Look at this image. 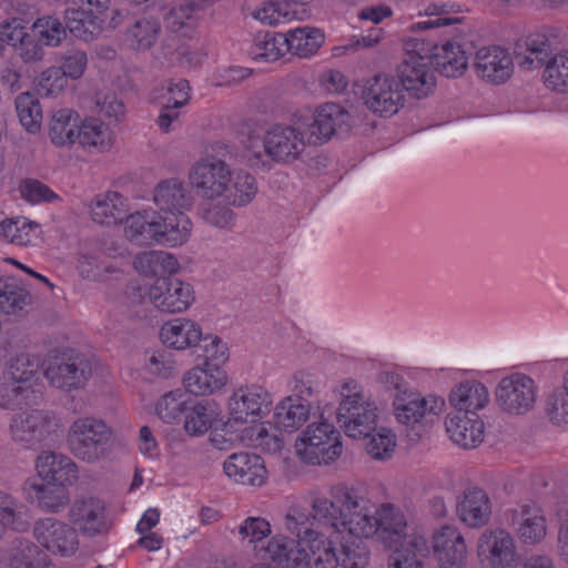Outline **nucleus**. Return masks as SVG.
I'll return each instance as SVG.
<instances>
[{"label": "nucleus", "instance_id": "obj_1", "mask_svg": "<svg viewBox=\"0 0 568 568\" xmlns=\"http://www.w3.org/2000/svg\"><path fill=\"white\" fill-rule=\"evenodd\" d=\"M312 510L318 524L335 532L357 538H371L376 534L377 505L361 488L333 485L329 497L313 499Z\"/></svg>", "mask_w": 568, "mask_h": 568}, {"label": "nucleus", "instance_id": "obj_2", "mask_svg": "<svg viewBox=\"0 0 568 568\" xmlns=\"http://www.w3.org/2000/svg\"><path fill=\"white\" fill-rule=\"evenodd\" d=\"M192 223L189 216L163 217L154 211L136 212L125 219V237L138 245L158 243L169 246L184 244L190 237Z\"/></svg>", "mask_w": 568, "mask_h": 568}, {"label": "nucleus", "instance_id": "obj_3", "mask_svg": "<svg viewBox=\"0 0 568 568\" xmlns=\"http://www.w3.org/2000/svg\"><path fill=\"white\" fill-rule=\"evenodd\" d=\"M67 440L71 453L77 458L94 463L110 453L113 432L102 419L80 417L71 424Z\"/></svg>", "mask_w": 568, "mask_h": 568}, {"label": "nucleus", "instance_id": "obj_4", "mask_svg": "<svg viewBox=\"0 0 568 568\" xmlns=\"http://www.w3.org/2000/svg\"><path fill=\"white\" fill-rule=\"evenodd\" d=\"M62 427L60 417L50 409H30L11 418L10 434L13 440L37 447L52 442Z\"/></svg>", "mask_w": 568, "mask_h": 568}, {"label": "nucleus", "instance_id": "obj_5", "mask_svg": "<svg viewBox=\"0 0 568 568\" xmlns=\"http://www.w3.org/2000/svg\"><path fill=\"white\" fill-rule=\"evenodd\" d=\"M295 449L305 463L329 464L342 454L339 432L327 422L311 424L296 440Z\"/></svg>", "mask_w": 568, "mask_h": 568}, {"label": "nucleus", "instance_id": "obj_6", "mask_svg": "<svg viewBox=\"0 0 568 568\" xmlns=\"http://www.w3.org/2000/svg\"><path fill=\"white\" fill-rule=\"evenodd\" d=\"M336 418L348 437L366 438L376 429L377 406L364 394H343Z\"/></svg>", "mask_w": 568, "mask_h": 568}, {"label": "nucleus", "instance_id": "obj_7", "mask_svg": "<svg viewBox=\"0 0 568 568\" xmlns=\"http://www.w3.org/2000/svg\"><path fill=\"white\" fill-rule=\"evenodd\" d=\"M305 135L306 132L300 126L276 124L264 134L263 151L251 146L250 152L257 160L264 154L274 162L288 164L296 161L305 150Z\"/></svg>", "mask_w": 568, "mask_h": 568}, {"label": "nucleus", "instance_id": "obj_8", "mask_svg": "<svg viewBox=\"0 0 568 568\" xmlns=\"http://www.w3.org/2000/svg\"><path fill=\"white\" fill-rule=\"evenodd\" d=\"M537 396L538 387L534 379L520 373L504 377L496 388L499 408L510 415H524L532 410Z\"/></svg>", "mask_w": 568, "mask_h": 568}, {"label": "nucleus", "instance_id": "obj_9", "mask_svg": "<svg viewBox=\"0 0 568 568\" xmlns=\"http://www.w3.org/2000/svg\"><path fill=\"white\" fill-rule=\"evenodd\" d=\"M92 375L90 359L81 353H63L49 362L44 376L51 385L67 392L84 387Z\"/></svg>", "mask_w": 568, "mask_h": 568}, {"label": "nucleus", "instance_id": "obj_10", "mask_svg": "<svg viewBox=\"0 0 568 568\" xmlns=\"http://www.w3.org/2000/svg\"><path fill=\"white\" fill-rule=\"evenodd\" d=\"M362 98L369 111L379 116L396 114L405 103L402 83L394 77L375 75L364 87Z\"/></svg>", "mask_w": 568, "mask_h": 568}, {"label": "nucleus", "instance_id": "obj_11", "mask_svg": "<svg viewBox=\"0 0 568 568\" xmlns=\"http://www.w3.org/2000/svg\"><path fill=\"white\" fill-rule=\"evenodd\" d=\"M230 179L229 164L215 156L195 162L189 172L190 185L196 195L205 200L221 199Z\"/></svg>", "mask_w": 568, "mask_h": 568}, {"label": "nucleus", "instance_id": "obj_12", "mask_svg": "<svg viewBox=\"0 0 568 568\" xmlns=\"http://www.w3.org/2000/svg\"><path fill=\"white\" fill-rule=\"evenodd\" d=\"M149 302L160 312L182 313L194 302L193 286L178 277H158L146 291Z\"/></svg>", "mask_w": 568, "mask_h": 568}, {"label": "nucleus", "instance_id": "obj_13", "mask_svg": "<svg viewBox=\"0 0 568 568\" xmlns=\"http://www.w3.org/2000/svg\"><path fill=\"white\" fill-rule=\"evenodd\" d=\"M353 125V116L337 103L320 105L312 121L306 124V138L310 144H322L334 135L347 133Z\"/></svg>", "mask_w": 568, "mask_h": 568}, {"label": "nucleus", "instance_id": "obj_14", "mask_svg": "<svg viewBox=\"0 0 568 568\" xmlns=\"http://www.w3.org/2000/svg\"><path fill=\"white\" fill-rule=\"evenodd\" d=\"M477 555L489 568H513L517 560L515 540L505 529H487L478 539Z\"/></svg>", "mask_w": 568, "mask_h": 568}, {"label": "nucleus", "instance_id": "obj_15", "mask_svg": "<svg viewBox=\"0 0 568 568\" xmlns=\"http://www.w3.org/2000/svg\"><path fill=\"white\" fill-rule=\"evenodd\" d=\"M271 394L258 385L241 386L229 400L230 416L234 422H255L271 410Z\"/></svg>", "mask_w": 568, "mask_h": 568}, {"label": "nucleus", "instance_id": "obj_16", "mask_svg": "<svg viewBox=\"0 0 568 568\" xmlns=\"http://www.w3.org/2000/svg\"><path fill=\"white\" fill-rule=\"evenodd\" d=\"M430 62L428 55L412 52L399 67L397 80L402 83L404 91L416 99L427 97L435 88L436 78Z\"/></svg>", "mask_w": 568, "mask_h": 568}, {"label": "nucleus", "instance_id": "obj_17", "mask_svg": "<svg viewBox=\"0 0 568 568\" xmlns=\"http://www.w3.org/2000/svg\"><path fill=\"white\" fill-rule=\"evenodd\" d=\"M394 413L398 422L410 425L418 424L423 419L433 422L445 406L443 398L437 396L422 397L413 389L403 395H397L393 400Z\"/></svg>", "mask_w": 568, "mask_h": 568}, {"label": "nucleus", "instance_id": "obj_18", "mask_svg": "<svg viewBox=\"0 0 568 568\" xmlns=\"http://www.w3.org/2000/svg\"><path fill=\"white\" fill-rule=\"evenodd\" d=\"M75 531L88 537L104 535L110 529L104 501L95 497L75 500L70 509Z\"/></svg>", "mask_w": 568, "mask_h": 568}, {"label": "nucleus", "instance_id": "obj_19", "mask_svg": "<svg viewBox=\"0 0 568 568\" xmlns=\"http://www.w3.org/2000/svg\"><path fill=\"white\" fill-rule=\"evenodd\" d=\"M153 202L162 217L187 216L185 211L193 205V195L185 183L179 179H166L158 183L153 191Z\"/></svg>", "mask_w": 568, "mask_h": 568}, {"label": "nucleus", "instance_id": "obj_20", "mask_svg": "<svg viewBox=\"0 0 568 568\" xmlns=\"http://www.w3.org/2000/svg\"><path fill=\"white\" fill-rule=\"evenodd\" d=\"M493 505L488 494L477 486L464 489L457 497L456 515L467 527L478 529L491 517Z\"/></svg>", "mask_w": 568, "mask_h": 568}, {"label": "nucleus", "instance_id": "obj_21", "mask_svg": "<svg viewBox=\"0 0 568 568\" xmlns=\"http://www.w3.org/2000/svg\"><path fill=\"white\" fill-rule=\"evenodd\" d=\"M37 540L49 551L70 556L78 547L75 529L54 518H44L34 526Z\"/></svg>", "mask_w": 568, "mask_h": 568}, {"label": "nucleus", "instance_id": "obj_22", "mask_svg": "<svg viewBox=\"0 0 568 568\" xmlns=\"http://www.w3.org/2000/svg\"><path fill=\"white\" fill-rule=\"evenodd\" d=\"M504 517L507 525L517 526V535L525 544L540 542L547 534L546 519L535 504L507 509Z\"/></svg>", "mask_w": 568, "mask_h": 568}, {"label": "nucleus", "instance_id": "obj_23", "mask_svg": "<svg viewBox=\"0 0 568 568\" xmlns=\"http://www.w3.org/2000/svg\"><path fill=\"white\" fill-rule=\"evenodd\" d=\"M261 559H271L285 568H306L311 565V554L304 540L275 536L261 548Z\"/></svg>", "mask_w": 568, "mask_h": 568}, {"label": "nucleus", "instance_id": "obj_24", "mask_svg": "<svg viewBox=\"0 0 568 568\" xmlns=\"http://www.w3.org/2000/svg\"><path fill=\"white\" fill-rule=\"evenodd\" d=\"M223 470L230 479L245 486H262L267 479L264 460L246 452L230 455L223 463Z\"/></svg>", "mask_w": 568, "mask_h": 568}, {"label": "nucleus", "instance_id": "obj_25", "mask_svg": "<svg viewBox=\"0 0 568 568\" xmlns=\"http://www.w3.org/2000/svg\"><path fill=\"white\" fill-rule=\"evenodd\" d=\"M433 549L440 568H464L467 547L462 532L453 526L444 525L433 534Z\"/></svg>", "mask_w": 568, "mask_h": 568}, {"label": "nucleus", "instance_id": "obj_26", "mask_svg": "<svg viewBox=\"0 0 568 568\" xmlns=\"http://www.w3.org/2000/svg\"><path fill=\"white\" fill-rule=\"evenodd\" d=\"M474 68L483 80L500 84L513 74L514 63L510 54L500 47L481 48L476 52Z\"/></svg>", "mask_w": 568, "mask_h": 568}, {"label": "nucleus", "instance_id": "obj_27", "mask_svg": "<svg viewBox=\"0 0 568 568\" xmlns=\"http://www.w3.org/2000/svg\"><path fill=\"white\" fill-rule=\"evenodd\" d=\"M376 534L378 538L388 547L394 548V554L402 549L405 544L417 535L407 536V523L402 511L392 504H382L377 506Z\"/></svg>", "mask_w": 568, "mask_h": 568}, {"label": "nucleus", "instance_id": "obj_28", "mask_svg": "<svg viewBox=\"0 0 568 568\" xmlns=\"http://www.w3.org/2000/svg\"><path fill=\"white\" fill-rule=\"evenodd\" d=\"M445 426L450 439L463 448H475L484 439V424L478 415L454 412L448 414Z\"/></svg>", "mask_w": 568, "mask_h": 568}, {"label": "nucleus", "instance_id": "obj_29", "mask_svg": "<svg viewBox=\"0 0 568 568\" xmlns=\"http://www.w3.org/2000/svg\"><path fill=\"white\" fill-rule=\"evenodd\" d=\"M39 476L53 486L71 484L78 477L77 465L68 457L53 452H43L37 459Z\"/></svg>", "mask_w": 568, "mask_h": 568}, {"label": "nucleus", "instance_id": "obj_30", "mask_svg": "<svg viewBox=\"0 0 568 568\" xmlns=\"http://www.w3.org/2000/svg\"><path fill=\"white\" fill-rule=\"evenodd\" d=\"M161 24L156 18L140 16L128 19L124 41L134 51H146L159 40Z\"/></svg>", "mask_w": 568, "mask_h": 568}, {"label": "nucleus", "instance_id": "obj_31", "mask_svg": "<svg viewBox=\"0 0 568 568\" xmlns=\"http://www.w3.org/2000/svg\"><path fill=\"white\" fill-rule=\"evenodd\" d=\"M449 403L456 409L470 415L484 408L489 402L487 387L476 381H465L457 384L449 394Z\"/></svg>", "mask_w": 568, "mask_h": 568}, {"label": "nucleus", "instance_id": "obj_32", "mask_svg": "<svg viewBox=\"0 0 568 568\" xmlns=\"http://www.w3.org/2000/svg\"><path fill=\"white\" fill-rule=\"evenodd\" d=\"M551 43L541 33H531L515 47V58L520 68L525 70L538 69L550 59Z\"/></svg>", "mask_w": 568, "mask_h": 568}, {"label": "nucleus", "instance_id": "obj_33", "mask_svg": "<svg viewBox=\"0 0 568 568\" xmlns=\"http://www.w3.org/2000/svg\"><path fill=\"white\" fill-rule=\"evenodd\" d=\"M227 381L222 367L196 366L190 369L183 378L185 389L196 396H206L220 390Z\"/></svg>", "mask_w": 568, "mask_h": 568}, {"label": "nucleus", "instance_id": "obj_34", "mask_svg": "<svg viewBox=\"0 0 568 568\" xmlns=\"http://www.w3.org/2000/svg\"><path fill=\"white\" fill-rule=\"evenodd\" d=\"M435 71L446 78H456L464 73L467 68V57L460 44L446 42L435 45L432 54L428 55Z\"/></svg>", "mask_w": 568, "mask_h": 568}, {"label": "nucleus", "instance_id": "obj_35", "mask_svg": "<svg viewBox=\"0 0 568 568\" xmlns=\"http://www.w3.org/2000/svg\"><path fill=\"white\" fill-rule=\"evenodd\" d=\"M200 325L187 318H174L166 322L160 331L161 341L175 349L194 347L201 339Z\"/></svg>", "mask_w": 568, "mask_h": 568}, {"label": "nucleus", "instance_id": "obj_36", "mask_svg": "<svg viewBox=\"0 0 568 568\" xmlns=\"http://www.w3.org/2000/svg\"><path fill=\"white\" fill-rule=\"evenodd\" d=\"M31 303V294L18 278L0 277V314L21 317Z\"/></svg>", "mask_w": 568, "mask_h": 568}, {"label": "nucleus", "instance_id": "obj_37", "mask_svg": "<svg viewBox=\"0 0 568 568\" xmlns=\"http://www.w3.org/2000/svg\"><path fill=\"white\" fill-rule=\"evenodd\" d=\"M30 526L28 507L11 494L0 490V537L7 529L26 531Z\"/></svg>", "mask_w": 568, "mask_h": 568}, {"label": "nucleus", "instance_id": "obj_38", "mask_svg": "<svg viewBox=\"0 0 568 568\" xmlns=\"http://www.w3.org/2000/svg\"><path fill=\"white\" fill-rule=\"evenodd\" d=\"M124 197L118 192H108L95 197L91 207L92 220L101 225H116L126 216Z\"/></svg>", "mask_w": 568, "mask_h": 568}, {"label": "nucleus", "instance_id": "obj_39", "mask_svg": "<svg viewBox=\"0 0 568 568\" xmlns=\"http://www.w3.org/2000/svg\"><path fill=\"white\" fill-rule=\"evenodd\" d=\"M311 404L287 396L276 407L273 415L277 428L286 432L298 429L310 417Z\"/></svg>", "mask_w": 568, "mask_h": 568}, {"label": "nucleus", "instance_id": "obj_40", "mask_svg": "<svg viewBox=\"0 0 568 568\" xmlns=\"http://www.w3.org/2000/svg\"><path fill=\"white\" fill-rule=\"evenodd\" d=\"M219 405L214 400L203 399L184 410V429L191 436L205 434L217 419Z\"/></svg>", "mask_w": 568, "mask_h": 568}, {"label": "nucleus", "instance_id": "obj_41", "mask_svg": "<svg viewBox=\"0 0 568 568\" xmlns=\"http://www.w3.org/2000/svg\"><path fill=\"white\" fill-rule=\"evenodd\" d=\"M257 192L256 181L250 173L239 170L231 171L230 182H226L221 199L234 206L248 204Z\"/></svg>", "mask_w": 568, "mask_h": 568}, {"label": "nucleus", "instance_id": "obj_42", "mask_svg": "<svg viewBox=\"0 0 568 568\" xmlns=\"http://www.w3.org/2000/svg\"><path fill=\"white\" fill-rule=\"evenodd\" d=\"M112 142V132L99 119L88 118L77 128V143L84 149L93 148L98 151H105L111 148Z\"/></svg>", "mask_w": 568, "mask_h": 568}, {"label": "nucleus", "instance_id": "obj_43", "mask_svg": "<svg viewBox=\"0 0 568 568\" xmlns=\"http://www.w3.org/2000/svg\"><path fill=\"white\" fill-rule=\"evenodd\" d=\"M134 268L145 276H164L179 268L176 258L164 251H148L138 254L133 261Z\"/></svg>", "mask_w": 568, "mask_h": 568}, {"label": "nucleus", "instance_id": "obj_44", "mask_svg": "<svg viewBox=\"0 0 568 568\" xmlns=\"http://www.w3.org/2000/svg\"><path fill=\"white\" fill-rule=\"evenodd\" d=\"M286 41L285 33L261 31L254 36L247 53L255 61H276L284 54V50H286Z\"/></svg>", "mask_w": 568, "mask_h": 568}, {"label": "nucleus", "instance_id": "obj_45", "mask_svg": "<svg viewBox=\"0 0 568 568\" xmlns=\"http://www.w3.org/2000/svg\"><path fill=\"white\" fill-rule=\"evenodd\" d=\"M286 50L301 58H307L317 52L324 42V34L320 29L304 27L290 30L285 34Z\"/></svg>", "mask_w": 568, "mask_h": 568}, {"label": "nucleus", "instance_id": "obj_46", "mask_svg": "<svg viewBox=\"0 0 568 568\" xmlns=\"http://www.w3.org/2000/svg\"><path fill=\"white\" fill-rule=\"evenodd\" d=\"M48 555L29 540H18L8 555L9 568H44Z\"/></svg>", "mask_w": 568, "mask_h": 568}, {"label": "nucleus", "instance_id": "obj_47", "mask_svg": "<svg viewBox=\"0 0 568 568\" xmlns=\"http://www.w3.org/2000/svg\"><path fill=\"white\" fill-rule=\"evenodd\" d=\"M429 555L427 540L416 536L390 557L389 568H422L424 559Z\"/></svg>", "mask_w": 568, "mask_h": 568}, {"label": "nucleus", "instance_id": "obj_48", "mask_svg": "<svg viewBox=\"0 0 568 568\" xmlns=\"http://www.w3.org/2000/svg\"><path fill=\"white\" fill-rule=\"evenodd\" d=\"M77 118L70 109H61L53 114L49 131L53 144L64 146L77 143Z\"/></svg>", "mask_w": 568, "mask_h": 568}, {"label": "nucleus", "instance_id": "obj_49", "mask_svg": "<svg viewBox=\"0 0 568 568\" xmlns=\"http://www.w3.org/2000/svg\"><path fill=\"white\" fill-rule=\"evenodd\" d=\"M40 368L41 359L39 356L21 353L10 359L4 375L32 388V382L38 377Z\"/></svg>", "mask_w": 568, "mask_h": 568}, {"label": "nucleus", "instance_id": "obj_50", "mask_svg": "<svg viewBox=\"0 0 568 568\" xmlns=\"http://www.w3.org/2000/svg\"><path fill=\"white\" fill-rule=\"evenodd\" d=\"M365 538L343 537L338 546V558L342 568H365L369 561V550Z\"/></svg>", "mask_w": 568, "mask_h": 568}, {"label": "nucleus", "instance_id": "obj_51", "mask_svg": "<svg viewBox=\"0 0 568 568\" xmlns=\"http://www.w3.org/2000/svg\"><path fill=\"white\" fill-rule=\"evenodd\" d=\"M16 111L21 125L29 132L36 133L42 123V110L34 93L23 92L16 98Z\"/></svg>", "mask_w": 568, "mask_h": 568}, {"label": "nucleus", "instance_id": "obj_52", "mask_svg": "<svg viewBox=\"0 0 568 568\" xmlns=\"http://www.w3.org/2000/svg\"><path fill=\"white\" fill-rule=\"evenodd\" d=\"M314 521H317L314 514L311 517L307 511L294 508L285 515L283 525L285 530L296 539L308 544L321 535L313 528Z\"/></svg>", "mask_w": 568, "mask_h": 568}, {"label": "nucleus", "instance_id": "obj_53", "mask_svg": "<svg viewBox=\"0 0 568 568\" xmlns=\"http://www.w3.org/2000/svg\"><path fill=\"white\" fill-rule=\"evenodd\" d=\"M65 30L68 29L75 38L85 42L93 40L100 32L95 20L81 9H67L64 12Z\"/></svg>", "mask_w": 568, "mask_h": 568}, {"label": "nucleus", "instance_id": "obj_54", "mask_svg": "<svg viewBox=\"0 0 568 568\" xmlns=\"http://www.w3.org/2000/svg\"><path fill=\"white\" fill-rule=\"evenodd\" d=\"M308 552L311 554L312 568H338L341 567L338 558V548L333 546V542L324 538L322 535L312 539L307 544Z\"/></svg>", "mask_w": 568, "mask_h": 568}, {"label": "nucleus", "instance_id": "obj_55", "mask_svg": "<svg viewBox=\"0 0 568 568\" xmlns=\"http://www.w3.org/2000/svg\"><path fill=\"white\" fill-rule=\"evenodd\" d=\"M544 81L547 88L568 91V52L555 54L545 63Z\"/></svg>", "mask_w": 568, "mask_h": 568}, {"label": "nucleus", "instance_id": "obj_56", "mask_svg": "<svg viewBox=\"0 0 568 568\" xmlns=\"http://www.w3.org/2000/svg\"><path fill=\"white\" fill-rule=\"evenodd\" d=\"M194 347L202 352L197 354V357H203L206 366L221 367L227 361V345L216 335L203 336L201 333V339Z\"/></svg>", "mask_w": 568, "mask_h": 568}, {"label": "nucleus", "instance_id": "obj_57", "mask_svg": "<svg viewBox=\"0 0 568 568\" xmlns=\"http://www.w3.org/2000/svg\"><path fill=\"white\" fill-rule=\"evenodd\" d=\"M32 393V388L28 385L20 384L4 375L3 381L0 382V407L14 409L27 405Z\"/></svg>", "mask_w": 568, "mask_h": 568}, {"label": "nucleus", "instance_id": "obj_58", "mask_svg": "<svg viewBox=\"0 0 568 568\" xmlns=\"http://www.w3.org/2000/svg\"><path fill=\"white\" fill-rule=\"evenodd\" d=\"M32 29L50 47L59 45L67 37L65 24L52 16L38 18L33 22Z\"/></svg>", "mask_w": 568, "mask_h": 568}, {"label": "nucleus", "instance_id": "obj_59", "mask_svg": "<svg viewBox=\"0 0 568 568\" xmlns=\"http://www.w3.org/2000/svg\"><path fill=\"white\" fill-rule=\"evenodd\" d=\"M242 539H247L250 544H254V551L258 557L263 555L262 547H266L263 539L271 534V525L261 517H248L239 528Z\"/></svg>", "mask_w": 568, "mask_h": 568}, {"label": "nucleus", "instance_id": "obj_60", "mask_svg": "<svg viewBox=\"0 0 568 568\" xmlns=\"http://www.w3.org/2000/svg\"><path fill=\"white\" fill-rule=\"evenodd\" d=\"M254 18L265 24L276 26L284 20L297 19V11L291 10L288 3L268 2L255 11Z\"/></svg>", "mask_w": 568, "mask_h": 568}, {"label": "nucleus", "instance_id": "obj_61", "mask_svg": "<svg viewBox=\"0 0 568 568\" xmlns=\"http://www.w3.org/2000/svg\"><path fill=\"white\" fill-rule=\"evenodd\" d=\"M59 68L71 79H79L88 65L87 53L79 49H69L60 53L57 58Z\"/></svg>", "mask_w": 568, "mask_h": 568}, {"label": "nucleus", "instance_id": "obj_62", "mask_svg": "<svg viewBox=\"0 0 568 568\" xmlns=\"http://www.w3.org/2000/svg\"><path fill=\"white\" fill-rule=\"evenodd\" d=\"M183 395L179 392H170L163 395L156 404V414L164 423L175 422L185 410Z\"/></svg>", "mask_w": 568, "mask_h": 568}, {"label": "nucleus", "instance_id": "obj_63", "mask_svg": "<svg viewBox=\"0 0 568 568\" xmlns=\"http://www.w3.org/2000/svg\"><path fill=\"white\" fill-rule=\"evenodd\" d=\"M293 397L298 398L303 403H310L313 397L320 393V382L307 372H297L291 379Z\"/></svg>", "mask_w": 568, "mask_h": 568}, {"label": "nucleus", "instance_id": "obj_64", "mask_svg": "<svg viewBox=\"0 0 568 568\" xmlns=\"http://www.w3.org/2000/svg\"><path fill=\"white\" fill-rule=\"evenodd\" d=\"M396 447L395 435L386 428H382L371 437L366 450L372 458L384 460L392 456Z\"/></svg>", "mask_w": 568, "mask_h": 568}]
</instances>
